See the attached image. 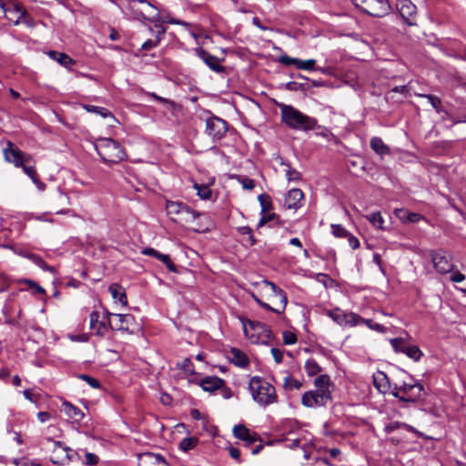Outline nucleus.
Returning a JSON list of instances; mask_svg holds the SVG:
<instances>
[{"instance_id": "obj_5", "label": "nucleus", "mask_w": 466, "mask_h": 466, "mask_svg": "<svg viewBox=\"0 0 466 466\" xmlns=\"http://www.w3.org/2000/svg\"><path fill=\"white\" fill-rule=\"evenodd\" d=\"M248 389L253 400L261 406H268L278 400L275 388L260 377H252L249 380Z\"/></svg>"}, {"instance_id": "obj_31", "label": "nucleus", "mask_w": 466, "mask_h": 466, "mask_svg": "<svg viewBox=\"0 0 466 466\" xmlns=\"http://www.w3.org/2000/svg\"><path fill=\"white\" fill-rule=\"evenodd\" d=\"M27 258H30L35 265H37L38 267H40L41 268H43L44 270H48L50 271L51 273H55L56 272V269L55 268L51 267V266H48L43 259L41 257L35 255V254H28L27 255Z\"/></svg>"}, {"instance_id": "obj_58", "label": "nucleus", "mask_w": 466, "mask_h": 466, "mask_svg": "<svg viewBox=\"0 0 466 466\" xmlns=\"http://www.w3.org/2000/svg\"><path fill=\"white\" fill-rule=\"evenodd\" d=\"M394 213H395L396 217H397L400 220H401V221H403V222L407 221V219H408V214H409L408 210H406V209H404V208H396V209L394 210Z\"/></svg>"}, {"instance_id": "obj_43", "label": "nucleus", "mask_w": 466, "mask_h": 466, "mask_svg": "<svg viewBox=\"0 0 466 466\" xmlns=\"http://www.w3.org/2000/svg\"><path fill=\"white\" fill-rule=\"evenodd\" d=\"M331 233L336 238H346L349 236V231L339 224H332L330 226Z\"/></svg>"}, {"instance_id": "obj_59", "label": "nucleus", "mask_w": 466, "mask_h": 466, "mask_svg": "<svg viewBox=\"0 0 466 466\" xmlns=\"http://www.w3.org/2000/svg\"><path fill=\"white\" fill-rule=\"evenodd\" d=\"M279 61L281 64L286 65V66H291V65L295 66L297 58L290 57V56H289L287 55H284V56H279Z\"/></svg>"}, {"instance_id": "obj_30", "label": "nucleus", "mask_w": 466, "mask_h": 466, "mask_svg": "<svg viewBox=\"0 0 466 466\" xmlns=\"http://www.w3.org/2000/svg\"><path fill=\"white\" fill-rule=\"evenodd\" d=\"M252 433L249 431V430L243 424L236 425L233 428V435L235 438L239 439L241 441L249 440V436Z\"/></svg>"}, {"instance_id": "obj_62", "label": "nucleus", "mask_w": 466, "mask_h": 466, "mask_svg": "<svg viewBox=\"0 0 466 466\" xmlns=\"http://www.w3.org/2000/svg\"><path fill=\"white\" fill-rule=\"evenodd\" d=\"M229 455L236 460L238 462H241L240 459V451L238 448H235L233 446H230L228 449Z\"/></svg>"}, {"instance_id": "obj_6", "label": "nucleus", "mask_w": 466, "mask_h": 466, "mask_svg": "<svg viewBox=\"0 0 466 466\" xmlns=\"http://www.w3.org/2000/svg\"><path fill=\"white\" fill-rule=\"evenodd\" d=\"M391 394L400 401L415 403L423 399L425 390L420 383L410 378V381L394 383Z\"/></svg>"}, {"instance_id": "obj_40", "label": "nucleus", "mask_w": 466, "mask_h": 466, "mask_svg": "<svg viewBox=\"0 0 466 466\" xmlns=\"http://www.w3.org/2000/svg\"><path fill=\"white\" fill-rule=\"evenodd\" d=\"M419 96L425 97L429 100L431 106L436 110V112L440 113L441 111V100L438 96L431 94H420Z\"/></svg>"}, {"instance_id": "obj_18", "label": "nucleus", "mask_w": 466, "mask_h": 466, "mask_svg": "<svg viewBox=\"0 0 466 466\" xmlns=\"http://www.w3.org/2000/svg\"><path fill=\"white\" fill-rule=\"evenodd\" d=\"M198 54L211 70L217 73H223L225 71V67L219 64V59L217 56L202 48L198 50Z\"/></svg>"}, {"instance_id": "obj_26", "label": "nucleus", "mask_w": 466, "mask_h": 466, "mask_svg": "<svg viewBox=\"0 0 466 466\" xmlns=\"http://www.w3.org/2000/svg\"><path fill=\"white\" fill-rule=\"evenodd\" d=\"M370 147L379 155L390 154V147L384 144L380 137H374L370 139Z\"/></svg>"}, {"instance_id": "obj_39", "label": "nucleus", "mask_w": 466, "mask_h": 466, "mask_svg": "<svg viewBox=\"0 0 466 466\" xmlns=\"http://www.w3.org/2000/svg\"><path fill=\"white\" fill-rule=\"evenodd\" d=\"M409 358L412 359L415 361H418L420 357L422 356L421 350L419 349V347L415 345H408L405 352H404Z\"/></svg>"}, {"instance_id": "obj_34", "label": "nucleus", "mask_w": 466, "mask_h": 466, "mask_svg": "<svg viewBox=\"0 0 466 466\" xmlns=\"http://www.w3.org/2000/svg\"><path fill=\"white\" fill-rule=\"evenodd\" d=\"M198 442V439L197 437L184 438L179 443V448L184 451H188L194 449Z\"/></svg>"}, {"instance_id": "obj_37", "label": "nucleus", "mask_w": 466, "mask_h": 466, "mask_svg": "<svg viewBox=\"0 0 466 466\" xmlns=\"http://www.w3.org/2000/svg\"><path fill=\"white\" fill-rule=\"evenodd\" d=\"M315 65H316V60H314V59L301 60V59L297 58L295 66L298 69L311 71V70H315Z\"/></svg>"}, {"instance_id": "obj_24", "label": "nucleus", "mask_w": 466, "mask_h": 466, "mask_svg": "<svg viewBox=\"0 0 466 466\" xmlns=\"http://www.w3.org/2000/svg\"><path fill=\"white\" fill-rule=\"evenodd\" d=\"M63 411L72 420L80 421L84 418V413L73 404L65 401L63 403Z\"/></svg>"}, {"instance_id": "obj_21", "label": "nucleus", "mask_w": 466, "mask_h": 466, "mask_svg": "<svg viewBox=\"0 0 466 466\" xmlns=\"http://www.w3.org/2000/svg\"><path fill=\"white\" fill-rule=\"evenodd\" d=\"M225 381L218 377H206L200 381V386L205 391L212 392L224 386Z\"/></svg>"}, {"instance_id": "obj_16", "label": "nucleus", "mask_w": 466, "mask_h": 466, "mask_svg": "<svg viewBox=\"0 0 466 466\" xmlns=\"http://www.w3.org/2000/svg\"><path fill=\"white\" fill-rule=\"evenodd\" d=\"M137 461L138 466H167L165 458L158 453H141L138 455Z\"/></svg>"}, {"instance_id": "obj_64", "label": "nucleus", "mask_w": 466, "mask_h": 466, "mask_svg": "<svg viewBox=\"0 0 466 466\" xmlns=\"http://www.w3.org/2000/svg\"><path fill=\"white\" fill-rule=\"evenodd\" d=\"M271 354L277 363H280L283 360V353L280 350L277 348L271 349Z\"/></svg>"}, {"instance_id": "obj_29", "label": "nucleus", "mask_w": 466, "mask_h": 466, "mask_svg": "<svg viewBox=\"0 0 466 466\" xmlns=\"http://www.w3.org/2000/svg\"><path fill=\"white\" fill-rule=\"evenodd\" d=\"M238 231L241 236H243V241H245L248 246H253L256 244L257 240L253 235L251 228L245 226L238 228Z\"/></svg>"}, {"instance_id": "obj_14", "label": "nucleus", "mask_w": 466, "mask_h": 466, "mask_svg": "<svg viewBox=\"0 0 466 466\" xmlns=\"http://www.w3.org/2000/svg\"><path fill=\"white\" fill-rule=\"evenodd\" d=\"M431 258L436 270L441 274H447L453 270V264L444 251H431Z\"/></svg>"}, {"instance_id": "obj_32", "label": "nucleus", "mask_w": 466, "mask_h": 466, "mask_svg": "<svg viewBox=\"0 0 466 466\" xmlns=\"http://www.w3.org/2000/svg\"><path fill=\"white\" fill-rule=\"evenodd\" d=\"M305 370L309 376H315L321 371L320 366L315 360H308L305 363Z\"/></svg>"}, {"instance_id": "obj_8", "label": "nucleus", "mask_w": 466, "mask_h": 466, "mask_svg": "<svg viewBox=\"0 0 466 466\" xmlns=\"http://www.w3.org/2000/svg\"><path fill=\"white\" fill-rule=\"evenodd\" d=\"M352 2L358 9L371 16L382 17L390 10L388 0H352Z\"/></svg>"}, {"instance_id": "obj_51", "label": "nucleus", "mask_w": 466, "mask_h": 466, "mask_svg": "<svg viewBox=\"0 0 466 466\" xmlns=\"http://www.w3.org/2000/svg\"><path fill=\"white\" fill-rule=\"evenodd\" d=\"M282 335H283L284 344L293 345L297 342V336L295 333H293L289 330H285Z\"/></svg>"}, {"instance_id": "obj_4", "label": "nucleus", "mask_w": 466, "mask_h": 466, "mask_svg": "<svg viewBox=\"0 0 466 466\" xmlns=\"http://www.w3.org/2000/svg\"><path fill=\"white\" fill-rule=\"evenodd\" d=\"M4 157L7 162L13 163L17 167H22L35 184L38 183L36 170L34 166L30 165L32 163L30 155L22 152L11 141H7L6 147L4 148Z\"/></svg>"}, {"instance_id": "obj_44", "label": "nucleus", "mask_w": 466, "mask_h": 466, "mask_svg": "<svg viewBox=\"0 0 466 466\" xmlns=\"http://www.w3.org/2000/svg\"><path fill=\"white\" fill-rule=\"evenodd\" d=\"M302 386V383L292 378V377H286L285 380H284V387L285 389L289 390H299L300 389Z\"/></svg>"}, {"instance_id": "obj_60", "label": "nucleus", "mask_w": 466, "mask_h": 466, "mask_svg": "<svg viewBox=\"0 0 466 466\" xmlns=\"http://www.w3.org/2000/svg\"><path fill=\"white\" fill-rule=\"evenodd\" d=\"M149 96L151 97H153L155 100L160 102V103H163V104H166V105H168L169 106L173 107L175 106V103L173 101H170L167 98H164V97H161L159 96H157V94L155 93H150Z\"/></svg>"}, {"instance_id": "obj_10", "label": "nucleus", "mask_w": 466, "mask_h": 466, "mask_svg": "<svg viewBox=\"0 0 466 466\" xmlns=\"http://www.w3.org/2000/svg\"><path fill=\"white\" fill-rule=\"evenodd\" d=\"M48 442L53 443L50 461L56 465H65L73 460L76 454L72 449L65 446L61 441H54L52 438H46Z\"/></svg>"}, {"instance_id": "obj_47", "label": "nucleus", "mask_w": 466, "mask_h": 466, "mask_svg": "<svg viewBox=\"0 0 466 466\" xmlns=\"http://www.w3.org/2000/svg\"><path fill=\"white\" fill-rule=\"evenodd\" d=\"M261 218L258 224V227H262L264 226L265 224L268 223V222H271L273 221L274 219H277L279 220V217L277 216L276 213H261ZM277 224H279V221H277Z\"/></svg>"}, {"instance_id": "obj_13", "label": "nucleus", "mask_w": 466, "mask_h": 466, "mask_svg": "<svg viewBox=\"0 0 466 466\" xmlns=\"http://www.w3.org/2000/svg\"><path fill=\"white\" fill-rule=\"evenodd\" d=\"M116 320L108 319L110 329L116 330H124L133 333L135 330L136 321L131 314H116Z\"/></svg>"}, {"instance_id": "obj_56", "label": "nucleus", "mask_w": 466, "mask_h": 466, "mask_svg": "<svg viewBox=\"0 0 466 466\" xmlns=\"http://www.w3.org/2000/svg\"><path fill=\"white\" fill-rule=\"evenodd\" d=\"M89 326L90 329H96V325L99 321V313L97 311H92L89 316Z\"/></svg>"}, {"instance_id": "obj_20", "label": "nucleus", "mask_w": 466, "mask_h": 466, "mask_svg": "<svg viewBox=\"0 0 466 466\" xmlns=\"http://www.w3.org/2000/svg\"><path fill=\"white\" fill-rule=\"evenodd\" d=\"M373 380L374 385L379 391L386 393L390 390H392L393 385H390L389 378L383 371H378L376 374H374Z\"/></svg>"}, {"instance_id": "obj_33", "label": "nucleus", "mask_w": 466, "mask_h": 466, "mask_svg": "<svg viewBox=\"0 0 466 466\" xmlns=\"http://www.w3.org/2000/svg\"><path fill=\"white\" fill-rule=\"evenodd\" d=\"M282 165L285 167V174L289 181H298L301 178V174L293 168L289 163H282Z\"/></svg>"}, {"instance_id": "obj_7", "label": "nucleus", "mask_w": 466, "mask_h": 466, "mask_svg": "<svg viewBox=\"0 0 466 466\" xmlns=\"http://www.w3.org/2000/svg\"><path fill=\"white\" fill-rule=\"evenodd\" d=\"M126 8L132 18L137 21L153 22L159 19L158 11L146 0H128Z\"/></svg>"}, {"instance_id": "obj_45", "label": "nucleus", "mask_w": 466, "mask_h": 466, "mask_svg": "<svg viewBox=\"0 0 466 466\" xmlns=\"http://www.w3.org/2000/svg\"><path fill=\"white\" fill-rule=\"evenodd\" d=\"M400 428H404L407 431H411L412 430V427L410 426V425H407L405 423L399 422V421H394V422H390V423H389V424H387L385 426V431L387 433H390V432H393L394 431H396V430H398Z\"/></svg>"}, {"instance_id": "obj_57", "label": "nucleus", "mask_w": 466, "mask_h": 466, "mask_svg": "<svg viewBox=\"0 0 466 466\" xmlns=\"http://www.w3.org/2000/svg\"><path fill=\"white\" fill-rule=\"evenodd\" d=\"M97 462H98V457L96 454L91 453V452H87L86 454V465L93 466V465L97 464Z\"/></svg>"}, {"instance_id": "obj_41", "label": "nucleus", "mask_w": 466, "mask_h": 466, "mask_svg": "<svg viewBox=\"0 0 466 466\" xmlns=\"http://www.w3.org/2000/svg\"><path fill=\"white\" fill-rule=\"evenodd\" d=\"M258 198L261 206V213H265L272 208L271 198L268 195L261 194Z\"/></svg>"}, {"instance_id": "obj_11", "label": "nucleus", "mask_w": 466, "mask_h": 466, "mask_svg": "<svg viewBox=\"0 0 466 466\" xmlns=\"http://www.w3.org/2000/svg\"><path fill=\"white\" fill-rule=\"evenodd\" d=\"M241 323L246 335H248V331L252 330L258 335V339H260L262 342L272 338V331L270 328L262 322L242 318Z\"/></svg>"}, {"instance_id": "obj_42", "label": "nucleus", "mask_w": 466, "mask_h": 466, "mask_svg": "<svg viewBox=\"0 0 466 466\" xmlns=\"http://www.w3.org/2000/svg\"><path fill=\"white\" fill-rule=\"evenodd\" d=\"M344 317L345 319L343 320V325L355 326L361 322V319H363L361 317L353 312L345 313Z\"/></svg>"}, {"instance_id": "obj_19", "label": "nucleus", "mask_w": 466, "mask_h": 466, "mask_svg": "<svg viewBox=\"0 0 466 466\" xmlns=\"http://www.w3.org/2000/svg\"><path fill=\"white\" fill-rule=\"evenodd\" d=\"M167 210L169 214L186 215L195 219L196 214L187 206L179 202L168 201L167 203Z\"/></svg>"}, {"instance_id": "obj_54", "label": "nucleus", "mask_w": 466, "mask_h": 466, "mask_svg": "<svg viewBox=\"0 0 466 466\" xmlns=\"http://www.w3.org/2000/svg\"><path fill=\"white\" fill-rule=\"evenodd\" d=\"M160 261L163 262V264L166 265L167 269L171 272H177V267L176 265L171 261L170 257L167 254H164L162 258H160Z\"/></svg>"}, {"instance_id": "obj_48", "label": "nucleus", "mask_w": 466, "mask_h": 466, "mask_svg": "<svg viewBox=\"0 0 466 466\" xmlns=\"http://www.w3.org/2000/svg\"><path fill=\"white\" fill-rule=\"evenodd\" d=\"M367 218L373 226L382 228L383 218L380 212L371 213Z\"/></svg>"}, {"instance_id": "obj_12", "label": "nucleus", "mask_w": 466, "mask_h": 466, "mask_svg": "<svg viewBox=\"0 0 466 466\" xmlns=\"http://www.w3.org/2000/svg\"><path fill=\"white\" fill-rule=\"evenodd\" d=\"M228 128V123L218 116H211L206 120L205 132L214 141L222 139L226 135Z\"/></svg>"}, {"instance_id": "obj_61", "label": "nucleus", "mask_w": 466, "mask_h": 466, "mask_svg": "<svg viewBox=\"0 0 466 466\" xmlns=\"http://www.w3.org/2000/svg\"><path fill=\"white\" fill-rule=\"evenodd\" d=\"M346 238L348 239L349 245L351 247L352 249H356L360 247L359 239L352 234L349 233V236L346 237Z\"/></svg>"}, {"instance_id": "obj_15", "label": "nucleus", "mask_w": 466, "mask_h": 466, "mask_svg": "<svg viewBox=\"0 0 466 466\" xmlns=\"http://www.w3.org/2000/svg\"><path fill=\"white\" fill-rule=\"evenodd\" d=\"M398 10L400 16L408 25H415L414 15L416 14V5L410 0H400L398 5Z\"/></svg>"}, {"instance_id": "obj_36", "label": "nucleus", "mask_w": 466, "mask_h": 466, "mask_svg": "<svg viewBox=\"0 0 466 466\" xmlns=\"http://www.w3.org/2000/svg\"><path fill=\"white\" fill-rule=\"evenodd\" d=\"M158 27V31H157V40H147L143 45H142V49L144 50H150L152 49L153 47L157 46L158 42H159V38H160V35H164L165 32H166V29L165 27H163L162 25H159L157 26Z\"/></svg>"}, {"instance_id": "obj_38", "label": "nucleus", "mask_w": 466, "mask_h": 466, "mask_svg": "<svg viewBox=\"0 0 466 466\" xmlns=\"http://www.w3.org/2000/svg\"><path fill=\"white\" fill-rule=\"evenodd\" d=\"M194 188L197 190V194L202 199H209L211 197V189L207 185L194 184Z\"/></svg>"}, {"instance_id": "obj_35", "label": "nucleus", "mask_w": 466, "mask_h": 466, "mask_svg": "<svg viewBox=\"0 0 466 466\" xmlns=\"http://www.w3.org/2000/svg\"><path fill=\"white\" fill-rule=\"evenodd\" d=\"M390 343L392 346V348L395 350V352H402V353L405 352V350H406V349H407V347L409 345L405 341V339H402V338L390 339Z\"/></svg>"}, {"instance_id": "obj_22", "label": "nucleus", "mask_w": 466, "mask_h": 466, "mask_svg": "<svg viewBox=\"0 0 466 466\" xmlns=\"http://www.w3.org/2000/svg\"><path fill=\"white\" fill-rule=\"evenodd\" d=\"M228 358L231 362L240 368H244L248 364V359L246 354L237 348L230 350Z\"/></svg>"}, {"instance_id": "obj_46", "label": "nucleus", "mask_w": 466, "mask_h": 466, "mask_svg": "<svg viewBox=\"0 0 466 466\" xmlns=\"http://www.w3.org/2000/svg\"><path fill=\"white\" fill-rule=\"evenodd\" d=\"M344 315L345 313L339 309L328 311V316L339 325H343V320L345 319Z\"/></svg>"}, {"instance_id": "obj_23", "label": "nucleus", "mask_w": 466, "mask_h": 466, "mask_svg": "<svg viewBox=\"0 0 466 466\" xmlns=\"http://www.w3.org/2000/svg\"><path fill=\"white\" fill-rule=\"evenodd\" d=\"M108 289L115 300H117L122 306L127 305V298L124 288L117 283H113Z\"/></svg>"}, {"instance_id": "obj_2", "label": "nucleus", "mask_w": 466, "mask_h": 466, "mask_svg": "<svg viewBox=\"0 0 466 466\" xmlns=\"http://www.w3.org/2000/svg\"><path fill=\"white\" fill-rule=\"evenodd\" d=\"M316 390L305 392L301 402L306 407L325 406L331 400V390L334 385L328 375H319L315 379Z\"/></svg>"}, {"instance_id": "obj_49", "label": "nucleus", "mask_w": 466, "mask_h": 466, "mask_svg": "<svg viewBox=\"0 0 466 466\" xmlns=\"http://www.w3.org/2000/svg\"><path fill=\"white\" fill-rule=\"evenodd\" d=\"M78 378L82 380H85L90 387L93 389H99L101 387L100 382L89 375L86 374H80L78 375Z\"/></svg>"}, {"instance_id": "obj_53", "label": "nucleus", "mask_w": 466, "mask_h": 466, "mask_svg": "<svg viewBox=\"0 0 466 466\" xmlns=\"http://www.w3.org/2000/svg\"><path fill=\"white\" fill-rule=\"evenodd\" d=\"M238 181L241 183L243 188L251 190L255 187V181L247 177H239Z\"/></svg>"}, {"instance_id": "obj_50", "label": "nucleus", "mask_w": 466, "mask_h": 466, "mask_svg": "<svg viewBox=\"0 0 466 466\" xmlns=\"http://www.w3.org/2000/svg\"><path fill=\"white\" fill-rule=\"evenodd\" d=\"M361 322L365 323L370 329H374L378 332L384 333L386 332V328L381 324L374 322L372 319H361Z\"/></svg>"}, {"instance_id": "obj_17", "label": "nucleus", "mask_w": 466, "mask_h": 466, "mask_svg": "<svg viewBox=\"0 0 466 466\" xmlns=\"http://www.w3.org/2000/svg\"><path fill=\"white\" fill-rule=\"evenodd\" d=\"M304 200V194L299 188L290 189L285 196L284 208L288 209H298L299 208Z\"/></svg>"}, {"instance_id": "obj_27", "label": "nucleus", "mask_w": 466, "mask_h": 466, "mask_svg": "<svg viewBox=\"0 0 466 466\" xmlns=\"http://www.w3.org/2000/svg\"><path fill=\"white\" fill-rule=\"evenodd\" d=\"M84 109H86L89 113H96L100 115L103 118L110 117L113 120H116L114 115L106 108L102 106H96L93 105H83L82 106Z\"/></svg>"}, {"instance_id": "obj_9", "label": "nucleus", "mask_w": 466, "mask_h": 466, "mask_svg": "<svg viewBox=\"0 0 466 466\" xmlns=\"http://www.w3.org/2000/svg\"><path fill=\"white\" fill-rule=\"evenodd\" d=\"M263 285H264V288L270 291L271 295L276 298V299H279V302H280V309H277V308H272L268 303H266L264 301H262L257 295L255 294H252V297L253 299H255V301L259 305L261 306L263 309H267V310H269V311H272V312H275L277 314H281L283 313L286 306H287V303H288V299H287V295H286V292L284 290H282L281 289H279L276 284H274L273 282H270V281H268V280H264L263 281Z\"/></svg>"}, {"instance_id": "obj_25", "label": "nucleus", "mask_w": 466, "mask_h": 466, "mask_svg": "<svg viewBox=\"0 0 466 466\" xmlns=\"http://www.w3.org/2000/svg\"><path fill=\"white\" fill-rule=\"evenodd\" d=\"M69 205V198L66 194L63 193L62 191H58L57 195L54 200V208L56 209V212L57 214H66L68 211H66L64 209H59L60 207H66Z\"/></svg>"}, {"instance_id": "obj_52", "label": "nucleus", "mask_w": 466, "mask_h": 466, "mask_svg": "<svg viewBox=\"0 0 466 466\" xmlns=\"http://www.w3.org/2000/svg\"><path fill=\"white\" fill-rule=\"evenodd\" d=\"M110 326L108 325L107 321L104 319L101 321L99 320L96 325V334L102 337L107 332Z\"/></svg>"}, {"instance_id": "obj_55", "label": "nucleus", "mask_w": 466, "mask_h": 466, "mask_svg": "<svg viewBox=\"0 0 466 466\" xmlns=\"http://www.w3.org/2000/svg\"><path fill=\"white\" fill-rule=\"evenodd\" d=\"M24 282L26 283L30 289H33L34 293L41 295L45 294V289L35 281L30 279H25Z\"/></svg>"}, {"instance_id": "obj_63", "label": "nucleus", "mask_w": 466, "mask_h": 466, "mask_svg": "<svg viewBox=\"0 0 466 466\" xmlns=\"http://www.w3.org/2000/svg\"><path fill=\"white\" fill-rule=\"evenodd\" d=\"M450 279L452 282H461L465 279V276L460 271H451Z\"/></svg>"}, {"instance_id": "obj_1", "label": "nucleus", "mask_w": 466, "mask_h": 466, "mask_svg": "<svg viewBox=\"0 0 466 466\" xmlns=\"http://www.w3.org/2000/svg\"><path fill=\"white\" fill-rule=\"evenodd\" d=\"M280 110L281 120L291 129L300 131H310L316 128L318 121L316 118L309 116L292 106L283 103H277Z\"/></svg>"}, {"instance_id": "obj_28", "label": "nucleus", "mask_w": 466, "mask_h": 466, "mask_svg": "<svg viewBox=\"0 0 466 466\" xmlns=\"http://www.w3.org/2000/svg\"><path fill=\"white\" fill-rule=\"evenodd\" d=\"M49 56L52 57L53 59L56 60L60 65H62L64 66H68L74 64L73 59L65 53L50 51Z\"/></svg>"}, {"instance_id": "obj_3", "label": "nucleus", "mask_w": 466, "mask_h": 466, "mask_svg": "<svg viewBox=\"0 0 466 466\" xmlns=\"http://www.w3.org/2000/svg\"><path fill=\"white\" fill-rule=\"evenodd\" d=\"M95 148L101 160L107 165L118 164L127 157L123 147L112 138H97L95 142Z\"/></svg>"}]
</instances>
